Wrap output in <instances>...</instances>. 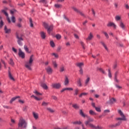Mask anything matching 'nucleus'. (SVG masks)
Listing matches in <instances>:
<instances>
[{
    "label": "nucleus",
    "mask_w": 129,
    "mask_h": 129,
    "mask_svg": "<svg viewBox=\"0 0 129 129\" xmlns=\"http://www.w3.org/2000/svg\"><path fill=\"white\" fill-rule=\"evenodd\" d=\"M80 114H81L83 117L88 118V120L85 121V124L86 125V126H87V125H89L90 127V124H93L90 123L93 122V121H94V119H93V118H91L88 116L87 115H85V113H83L82 110H80Z\"/></svg>",
    "instance_id": "1"
},
{
    "label": "nucleus",
    "mask_w": 129,
    "mask_h": 129,
    "mask_svg": "<svg viewBox=\"0 0 129 129\" xmlns=\"http://www.w3.org/2000/svg\"><path fill=\"white\" fill-rule=\"evenodd\" d=\"M34 61V55H32L30 56L29 58V60L28 61H27L25 63V67L28 70H32V64H33V62Z\"/></svg>",
    "instance_id": "2"
},
{
    "label": "nucleus",
    "mask_w": 129,
    "mask_h": 129,
    "mask_svg": "<svg viewBox=\"0 0 129 129\" xmlns=\"http://www.w3.org/2000/svg\"><path fill=\"white\" fill-rule=\"evenodd\" d=\"M27 121L24 120L23 117H21L19 119V123H18V126L19 127H23L24 128H26L27 127Z\"/></svg>",
    "instance_id": "3"
},
{
    "label": "nucleus",
    "mask_w": 129,
    "mask_h": 129,
    "mask_svg": "<svg viewBox=\"0 0 129 129\" xmlns=\"http://www.w3.org/2000/svg\"><path fill=\"white\" fill-rule=\"evenodd\" d=\"M43 26L45 29H47V33L48 34H50V33H51V31L53 30V25H51L49 26V25H48V24L44 22L43 23Z\"/></svg>",
    "instance_id": "4"
},
{
    "label": "nucleus",
    "mask_w": 129,
    "mask_h": 129,
    "mask_svg": "<svg viewBox=\"0 0 129 129\" xmlns=\"http://www.w3.org/2000/svg\"><path fill=\"white\" fill-rule=\"evenodd\" d=\"M118 112L119 114H120L121 118H117V120H125V116H124L123 113H122V111H121L120 110H118Z\"/></svg>",
    "instance_id": "5"
},
{
    "label": "nucleus",
    "mask_w": 129,
    "mask_h": 129,
    "mask_svg": "<svg viewBox=\"0 0 129 129\" xmlns=\"http://www.w3.org/2000/svg\"><path fill=\"white\" fill-rule=\"evenodd\" d=\"M16 38L18 39L17 42L18 45H19V46H23V43L22 42V41H24L23 38L19 37L18 34L16 35Z\"/></svg>",
    "instance_id": "6"
},
{
    "label": "nucleus",
    "mask_w": 129,
    "mask_h": 129,
    "mask_svg": "<svg viewBox=\"0 0 129 129\" xmlns=\"http://www.w3.org/2000/svg\"><path fill=\"white\" fill-rule=\"evenodd\" d=\"M18 55L19 57H20V58H22V59H24L25 57V52H23V51H22V49H21V48L19 49Z\"/></svg>",
    "instance_id": "7"
},
{
    "label": "nucleus",
    "mask_w": 129,
    "mask_h": 129,
    "mask_svg": "<svg viewBox=\"0 0 129 129\" xmlns=\"http://www.w3.org/2000/svg\"><path fill=\"white\" fill-rule=\"evenodd\" d=\"M93 39V34L92 32H90L89 34L88 35V37L86 39V41L88 42L89 41H91Z\"/></svg>",
    "instance_id": "8"
},
{
    "label": "nucleus",
    "mask_w": 129,
    "mask_h": 129,
    "mask_svg": "<svg viewBox=\"0 0 129 129\" xmlns=\"http://www.w3.org/2000/svg\"><path fill=\"white\" fill-rule=\"evenodd\" d=\"M73 10L76 12V13H78V14H80V15H81V16H82L83 17H84V14H83V13H82V12H81L80 11H79L78 9H77L75 7H72Z\"/></svg>",
    "instance_id": "9"
},
{
    "label": "nucleus",
    "mask_w": 129,
    "mask_h": 129,
    "mask_svg": "<svg viewBox=\"0 0 129 129\" xmlns=\"http://www.w3.org/2000/svg\"><path fill=\"white\" fill-rule=\"evenodd\" d=\"M107 27H113L114 29H116V25L114 23L110 22L107 24Z\"/></svg>",
    "instance_id": "10"
},
{
    "label": "nucleus",
    "mask_w": 129,
    "mask_h": 129,
    "mask_svg": "<svg viewBox=\"0 0 129 129\" xmlns=\"http://www.w3.org/2000/svg\"><path fill=\"white\" fill-rule=\"evenodd\" d=\"M52 86L53 88H55L56 89H59L61 87V85L59 83L57 84H52Z\"/></svg>",
    "instance_id": "11"
},
{
    "label": "nucleus",
    "mask_w": 129,
    "mask_h": 129,
    "mask_svg": "<svg viewBox=\"0 0 129 129\" xmlns=\"http://www.w3.org/2000/svg\"><path fill=\"white\" fill-rule=\"evenodd\" d=\"M46 72L48 74H52V73H53V69H52V68H51V67H48L46 69Z\"/></svg>",
    "instance_id": "12"
},
{
    "label": "nucleus",
    "mask_w": 129,
    "mask_h": 129,
    "mask_svg": "<svg viewBox=\"0 0 129 129\" xmlns=\"http://www.w3.org/2000/svg\"><path fill=\"white\" fill-rule=\"evenodd\" d=\"M4 31L6 34H11V32L12 30H11V29L8 28V27H7V26L5 25L4 26Z\"/></svg>",
    "instance_id": "13"
},
{
    "label": "nucleus",
    "mask_w": 129,
    "mask_h": 129,
    "mask_svg": "<svg viewBox=\"0 0 129 129\" xmlns=\"http://www.w3.org/2000/svg\"><path fill=\"white\" fill-rule=\"evenodd\" d=\"M2 13H4V15L7 17L8 22L9 23V24H11V19H10V18H9V14L8 13H7V12H6L5 10H2Z\"/></svg>",
    "instance_id": "14"
},
{
    "label": "nucleus",
    "mask_w": 129,
    "mask_h": 129,
    "mask_svg": "<svg viewBox=\"0 0 129 129\" xmlns=\"http://www.w3.org/2000/svg\"><path fill=\"white\" fill-rule=\"evenodd\" d=\"M91 128H94V129H102L103 127L100 126H96L95 125L93 124H90Z\"/></svg>",
    "instance_id": "15"
},
{
    "label": "nucleus",
    "mask_w": 129,
    "mask_h": 129,
    "mask_svg": "<svg viewBox=\"0 0 129 129\" xmlns=\"http://www.w3.org/2000/svg\"><path fill=\"white\" fill-rule=\"evenodd\" d=\"M119 27L121 28L123 30H125V25L122 22H120L119 23Z\"/></svg>",
    "instance_id": "16"
},
{
    "label": "nucleus",
    "mask_w": 129,
    "mask_h": 129,
    "mask_svg": "<svg viewBox=\"0 0 129 129\" xmlns=\"http://www.w3.org/2000/svg\"><path fill=\"white\" fill-rule=\"evenodd\" d=\"M68 84H69V79H68L67 76H66L64 78V85H68Z\"/></svg>",
    "instance_id": "17"
},
{
    "label": "nucleus",
    "mask_w": 129,
    "mask_h": 129,
    "mask_svg": "<svg viewBox=\"0 0 129 129\" xmlns=\"http://www.w3.org/2000/svg\"><path fill=\"white\" fill-rule=\"evenodd\" d=\"M33 117L35 118V119H38V118H39V114H38V113L33 112Z\"/></svg>",
    "instance_id": "18"
},
{
    "label": "nucleus",
    "mask_w": 129,
    "mask_h": 129,
    "mask_svg": "<svg viewBox=\"0 0 129 129\" xmlns=\"http://www.w3.org/2000/svg\"><path fill=\"white\" fill-rule=\"evenodd\" d=\"M100 43L101 45H102L103 47H104L105 50L108 52V48H107V46H106V45H105V43H104L103 41H101Z\"/></svg>",
    "instance_id": "19"
},
{
    "label": "nucleus",
    "mask_w": 129,
    "mask_h": 129,
    "mask_svg": "<svg viewBox=\"0 0 129 129\" xmlns=\"http://www.w3.org/2000/svg\"><path fill=\"white\" fill-rule=\"evenodd\" d=\"M77 66H78V67H79L80 69H81V68H82V67L84 66V63L83 62H79L77 63Z\"/></svg>",
    "instance_id": "20"
},
{
    "label": "nucleus",
    "mask_w": 129,
    "mask_h": 129,
    "mask_svg": "<svg viewBox=\"0 0 129 129\" xmlns=\"http://www.w3.org/2000/svg\"><path fill=\"white\" fill-rule=\"evenodd\" d=\"M40 35L42 39H46V33H45V32H41Z\"/></svg>",
    "instance_id": "21"
},
{
    "label": "nucleus",
    "mask_w": 129,
    "mask_h": 129,
    "mask_svg": "<svg viewBox=\"0 0 129 129\" xmlns=\"http://www.w3.org/2000/svg\"><path fill=\"white\" fill-rule=\"evenodd\" d=\"M9 77L11 80H12L13 81H15V79L14 77H13V76H12V74L11 73V72L9 71Z\"/></svg>",
    "instance_id": "22"
},
{
    "label": "nucleus",
    "mask_w": 129,
    "mask_h": 129,
    "mask_svg": "<svg viewBox=\"0 0 129 129\" xmlns=\"http://www.w3.org/2000/svg\"><path fill=\"white\" fill-rule=\"evenodd\" d=\"M17 98H20V96H16V97H14L13 98H12L11 99V100L10 101V103H13V101H15L16 100V99H17Z\"/></svg>",
    "instance_id": "23"
},
{
    "label": "nucleus",
    "mask_w": 129,
    "mask_h": 129,
    "mask_svg": "<svg viewBox=\"0 0 129 129\" xmlns=\"http://www.w3.org/2000/svg\"><path fill=\"white\" fill-rule=\"evenodd\" d=\"M77 84L78 86H79L80 87H81V86H82V84L81 83V79L79 78L78 80Z\"/></svg>",
    "instance_id": "24"
},
{
    "label": "nucleus",
    "mask_w": 129,
    "mask_h": 129,
    "mask_svg": "<svg viewBox=\"0 0 129 129\" xmlns=\"http://www.w3.org/2000/svg\"><path fill=\"white\" fill-rule=\"evenodd\" d=\"M24 49L27 53H31V52L29 51V48H28L27 45L24 46Z\"/></svg>",
    "instance_id": "25"
},
{
    "label": "nucleus",
    "mask_w": 129,
    "mask_h": 129,
    "mask_svg": "<svg viewBox=\"0 0 129 129\" xmlns=\"http://www.w3.org/2000/svg\"><path fill=\"white\" fill-rule=\"evenodd\" d=\"M116 100L114 98H112L111 99H110V103L113 104L115 102H116Z\"/></svg>",
    "instance_id": "26"
},
{
    "label": "nucleus",
    "mask_w": 129,
    "mask_h": 129,
    "mask_svg": "<svg viewBox=\"0 0 129 129\" xmlns=\"http://www.w3.org/2000/svg\"><path fill=\"white\" fill-rule=\"evenodd\" d=\"M89 81H90V78L88 77L85 81V84L86 85H87V84H88V83H89Z\"/></svg>",
    "instance_id": "27"
},
{
    "label": "nucleus",
    "mask_w": 129,
    "mask_h": 129,
    "mask_svg": "<svg viewBox=\"0 0 129 129\" xmlns=\"http://www.w3.org/2000/svg\"><path fill=\"white\" fill-rule=\"evenodd\" d=\"M41 86L43 87L44 89H48V86H47V85H46V84H42Z\"/></svg>",
    "instance_id": "28"
},
{
    "label": "nucleus",
    "mask_w": 129,
    "mask_h": 129,
    "mask_svg": "<svg viewBox=\"0 0 129 129\" xmlns=\"http://www.w3.org/2000/svg\"><path fill=\"white\" fill-rule=\"evenodd\" d=\"M9 64L11 65L12 66H14L15 65V63L14 62V61L13 60V59L11 58L9 61Z\"/></svg>",
    "instance_id": "29"
},
{
    "label": "nucleus",
    "mask_w": 129,
    "mask_h": 129,
    "mask_svg": "<svg viewBox=\"0 0 129 129\" xmlns=\"http://www.w3.org/2000/svg\"><path fill=\"white\" fill-rule=\"evenodd\" d=\"M46 110H48L49 112H51V113H53V112H54V110H53L51 108H46Z\"/></svg>",
    "instance_id": "30"
},
{
    "label": "nucleus",
    "mask_w": 129,
    "mask_h": 129,
    "mask_svg": "<svg viewBox=\"0 0 129 129\" xmlns=\"http://www.w3.org/2000/svg\"><path fill=\"white\" fill-rule=\"evenodd\" d=\"M60 72H63V71H65V68H64V66H61L60 67Z\"/></svg>",
    "instance_id": "31"
},
{
    "label": "nucleus",
    "mask_w": 129,
    "mask_h": 129,
    "mask_svg": "<svg viewBox=\"0 0 129 129\" xmlns=\"http://www.w3.org/2000/svg\"><path fill=\"white\" fill-rule=\"evenodd\" d=\"M52 64L54 68H57L58 67V64H57V62L55 61H52Z\"/></svg>",
    "instance_id": "32"
},
{
    "label": "nucleus",
    "mask_w": 129,
    "mask_h": 129,
    "mask_svg": "<svg viewBox=\"0 0 129 129\" xmlns=\"http://www.w3.org/2000/svg\"><path fill=\"white\" fill-rule=\"evenodd\" d=\"M80 43L81 46L83 47V49L84 50H85V44H84V42H83V41H80Z\"/></svg>",
    "instance_id": "33"
},
{
    "label": "nucleus",
    "mask_w": 129,
    "mask_h": 129,
    "mask_svg": "<svg viewBox=\"0 0 129 129\" xmlns=\"http://www.w3.org/2000/svg\"><path fill=\"white\" fill-rule=\"evenodd\" d=\"M29 22H30V27L31 28H33L34 27V24H33V21H32V19L31 18L29 19Z\"/></svg>",
    "instance_id": "34"
},
{
    "label": "nucleus",
    "mask_w": 129,
    "mask_h": 129,
    "mask_svg": "<svg viewBox=\"0 0 129 129\" xmlns=\"http://www.w3.org/2000/svg\"><path fill=\"white\" fill-rule=\"evenodd\" d=\"M121 19V17L119 16H116L115 17V20L116 21H120V19Z\"/></svg>",
    "instance_id": "35"
},
{
    "label": "nucleus",
    "mask_w": 129,
    "mask_h": 129,
    "mask_svg": "<svg viewBox=\"0 0 129 129\" xmlns=\"http://www.w3.org/2000/svg\"><path fill=\"white\" fill-rule=\"evenodd\" d=\"M73 107L75 108V109H78V108H79V106L78 105H77V104H73Z\"/></svg>",
    "instance_id": "36"
},
{
    "label": "nucleus",
    "mask_w": 129,
    "mask_h": 129,
    "mask_svg": "<svg viewBox=\"0 0 129 129\" xmlns=\"http://www.w3.org/2000/svg\"><path fill=\"white\" fill-rule=\"evenodd\" d=\"M73 124H81L82 123L80 121H76L73 122Z\"/></svg>",
    "instance_id": "37"
},
{
    "label": "nucleus",
    "mask_w": 129,
    "mask_h": 129,
    "mask_svg": "<svg viewBox=\"0 0 129 129\" xmlns=\"http://www.w3.org/2000/svg\"><path fill=\"white\" fill-rule=\"evenodd\" d=\"M50 44L51 47H52V48H54V47H55V43L53 41H50Z\"/></svg>",
    "instance_id": "38"
},
{
    "label": "nucleus",
    "mask_w": 129,
    "mask_h": 129,
    "mask_svg": "<svg viewBox=\"0 0 129 129\" xmlns=\"http://www.w3.org/2000/svg\"><path fill=\"white\" fill-rule=\"evenodd\" d=\"M89 113L90 114H91L92 115H96V113L94 112V111H93V110H90L89 111Z\"/></svg>",
    "instance_id": "39"
},
{
    "label": "nucleus",
    "mask_w": 129,
    "mask_h": 129,
    "mask_svg": "<svg viewBox=\"0 0 129 129\" xmlns=\"http://www.w3.org/2000/svg\"><path fill=\"white\" fill-rule=\"evenodd\" d=\"M98 70H99L100 72H101V73H103V74H105V72L102 68H99Z\"/></svg>",
    "instance_id": "40"
},
{
    "label": "nucleus",
    "mask_w": 129,
    "mask_h": 129,
    "mask_svg": "<svg viewBox=\"0 0 129 129\" xmlns=\"http://www.w3.org/2000/svg\"><path fill=\"white\" fill-rule=\"evenodd\" d=\"M3 27H4V22L3 20H1L0 21V29H2Z\"/></svg>",
    "instance_id": "41"
},
{
    "label": "nucleus",
    "mask_w": 129,
    "mask_h": 129,
    "mask_svg": "<svg viewBox=\"0 0 129 129\" xmlns=\"http://www.w3.org/2000/svg\"><path fill=\"white\" fill-rule=\"evenodd\" d=\"M103 33L105 36L106 39H108L109 38V36H108V34L106 32L103 31Z\"/></svg>",
    "instance_id": "42"
},
{
    "label": "nucleus",
    "mask_w": 129,
    "mask_h": 129,
    "mask_svg": "<svg viewBox=\"0 0 129 129\" xmlns=\"http://www.w3.org/2000/svg\"><path fill=\"white\" fill-rule=\"evenodd\" d=\"M49 104V103L46 102H43L42 103V106H47Z\"/></svg>",
    "instance_id": "43"
},
{
    "label": "nucleus",
    "mask_w": 129,
    "mask_h": 129,
    "mask_svg": "<svg viewBox=\"0 0 129 129\" xmlns=\"http://www.w3.org/2000/svg\"><path fill=\"white\" fill-rule=\"evenodd\" d=\"M117 75V72H116L115 73V75H114V76H115L114 80H115V81H116V82H118V81L117 79H116V76Z\"/></svg>",
    "instance_id": "44"
},
{
    "label": "nucleus",
    "mask_w": 129,
    "mask_h": 129,
    "mask_svg": "<svg viewBox=\"0 0 129 129\" xmlns=\"http://www.w3.org/2000/svg\"><path fill=\"white\" fill-rule=\"evenodd\" d=\"M54 7L56 8L57 9H59L62 7V5H59V4H55L54 5Z\"/></svg>",
    "instance_id": "45"
},
{
    "label": "nucleus",
    "mask_w": 129,
    "mask_h": 129,
    "mask_svg": "<svg viewBox=\"0 0 129 129\" xmlns=\"http://www.w3.org/2000/svg\"><path fill=\"white\" fill-rule=\"evenodd\" d=\"M78 92H79V90L78 89H76L75 91L74 95H78Z\"/></svg>",
    "instance_id": "46"
},
{
    "label": "nucleus",
    "mask_w": 129,
    "mask_h": 129,
    "mask_svg": "<svg viewBox=\"0 0 129 129\" xmlns=\"http://www.w3.org/2000/svg\"><path fill=\"white\" fill-rule=\"evenodd\" d=\"M11 20L13 23H16V18H15V16H13L11 18Z\"/></svg>",
    "instance_id": "47"
},
{
    "label": "nucleus",
    "mask_w": 129,
    "mask_h": 129,
    "mask_svg": "<svg viewBox=\"0 0 129 129\" xmlns=\"http://www.w3.org/2000/svg\"><path fill=\"white\" fill-rule=\"evenodd\" d=\"M87 94H88L87 93H82L79 95V97H82L83 95H87Z\"/></svg>",
    "instance_id": "48"
},
{
    "label": "nucleus",
    "mask_w": 129,
    "mask_h": 129,
    "mask_svg": "<svg viewBox=\"0 0 129 129\" xmlns=\"http://www.w3.org/2000/svg\"><path fill=\"white\" fill-rule=\"evenodd\" d=\"M51 55L52 56H54L55 58H58V57H59V55H58V54L55 53H51Z\"/></svg>",
    "instance_id": "49"
},
{
    "label": "nucleus",
    "mask_w": 129,
    "mask_h": 129,
    "mask_svg": "<svg viewBox=\"0 0 129 129\" xmlns=\"http://www.w3.org/2000/svg\"><path fill=\"white\" fill-rule=\"evenodd\" d=\"M34 93H35V94H36V95H42V94H41V93L38 92L37 91H35L34 92Z\"/></svg>",
    "instance_id": "50"
},
{
    "label": "nucleus",
    "mask_w": 129,
    "mask_h": 129,
    "mask_svg": "<svg viewBox=\"0 0 129 129\" xmlns=\"http://www.w3.org/2000/svg\"><path fill=\"white\" fill-rule=\"evenodd\" d=\"M79 73L81 75H83V70L82 69V68L80 69Z\"/></svg>",
    "instance_id": "51"
},
{
    "label": "nucleus",
    "mask_w": 129,
    "mask_h": 129,
    "mask_svg": "<svg viewBox=\"0 0 129 129\" xmlns=\"http://www.w3.org/2000/svg\"><path fill=\"white\" fill-rule=\"evenodd\" d=\"M95 108L96 111H98V112H100L101 111V110L100 109V108H98V107H96Z\"/></svg>",
    "instance_id": "52"
},
{
    "label": "nucleus",
    "mask_w": 129,
    "mask_h": 129,
    "mask_svg": "<svg viewBox=\"0 0 129 129\" xmlns=\"http://www.w3.org/2000/svg\"><path fill=\"white\" fill-rule=\"evenodd\" d=\"M66 91V90H69V91H72L73 90V88H65Z\"/></svg>",
    "instance_id": "53"
},
{
    "label": "nucleus",
    "mask_w": 129,
    "mask_h": 129,
    "mask_svg": "<svg viewBox=\"0 0 129 129\" xmlns=\"http://www.w3.org/2000/svg\"><path fill=\"white\" fill-rule=\"evenodd\" d=\"M108 76L110 78H111V73H110V70H108Z\"/></svg>",
    "instance_id": "54"
},
{
    "label": "nucleus",
    "mask_w": 129,
    "mask_h": 129,
    "mask_svg": "<svg viewBox=\"0 0 129 129\" xmlns=\"http://www.w3.org/2000/svg\"><path fill=\"white\" fill-rule=\"evenodd\" d=\"M1 62H2V63H3V64H4V67L6 68L7 67V66H6V62H5V60L2 59Z\"/></svg>",
    "instance_id": "55"
},
{
    "label": "nucleus",
    "mask_w": 129,
    "mask_h": 129,
    "mask_svg": "<svg viewBox=\"0 0 129 129\" xmlns=\"http://www.w3.org/2000/svg\"><path fill=\"white\" fill-rule=\"evenodd\" d=\"M40 3H42V4H47V1H46V0H40Z\"/></svg>",
    "instance_id": "56"
},
{
    "label": "nucleus",
    "mask_w": 129,
    "mask_h": 129,
    "mask_svg": "<svg viewBox=\"0 0 129 129\" xmlns=\"http://www.w3.org/2000/svg\"><path fill=\"white\" fill-rule=\"evenodd\" d=\"M56 39H58L59 40V39H61V35H60L59 34L56 35Z\"/></svg>",
    "instance_id": "57"
},
{
    "label": "nucleus",
    "mask_w": 129,
    "mask_h": 129,
    "mask_svg": "<svg viewBox=\"0 0 129 129\" xmlns=\"http://www.w3.org/2000/svg\"><path fill=\"white\" fill-rule=\"evenodd\" d=\"M34 99H35V100H42V98H38L37 97H34Z\"/></svg>",
    "instance_id": "58"
},
{
    "label": "nucleus",
    "mask_w": 129,
    "mask_h": 129,
    "mask_svg": "<svg viewBox=\"0 0 129 129\" xmlns=\"http://www.w3.org/2000/svg\"><path fill=\"white\" fill-rule=\"evenodd\" d=\"M17 27H18V28H22V24L19 22L17 24Z\"/></svg>",
    "instance_id": "59"
},
{
    "label": "nucleus",
    "mask_w": 129,
    "mask_h": 129,
    "mask_svg": "<svg viewBox=\"0 0 129 129\" xmlns=\"http://www.w3.org/2000/svg\"><path fill=\"white\" fill-rule=\"evenodd\" d=\"M120 123H121V121H119L117 123L115 124L116 126H118V125H120Z\"/></svg>",
    "instance_id": "60"
},
{
    "label": "nucleus",
    "mask_w": 129,
    "mask_h": 129,
    "mask_svg": "<svg viewBox=\"0 0 129 129\" xmlns=\"http://www.w3.org/2000/svg\"><path fill=\"white\" fill-rule=\"evenodd\" d=\"M87 23H88V21H87V20L85 21V22L83 23V26H86V24H87Z\"/></svg>",
    "instance_id": "61"
},
{
    "label": "nucleus",
    "mask_w": 129,
    "mask_h": 129,
    "mask_svg": "<svg viewBox=\"0 0 129 129\" xmlns=\"http://www.w3.org/2000/svg\"><path fill=\"white\" fill-rule=\"evenodd\" d=\"M11 122L13 124H15V123H16V121L14 119H11Z\"/></svg>",
    "instance_id": "62"
},
{
    "label": "nucleus",
    "mask_w": 129,
    "mask_h": 129,
    "mask_svg": "<svg viewBox=\"0 0 129 129\" xmlns=\"http://www.w3.org/2000/svg\"><path fill=\"white\" fill-rule=\"evenodd\" d=\"M110 110H105L104 111V113H108V112H110Z\"/></svg>",
    "instance_id": "63"
},
{
    "label": "nucleus",
    "mask_w": 129,
    "mask_h": 129,
    "mask_svg": "<svg viewBox=\"0 0 129 129\" xmlns=\"http://www.w3.org/2000/svg\"><path fill=\"white\" fill-rule=\"evenodd\" d=\"M52 98H53V99H54V100H57V97L55 96H52Z\"/></svg>",
    "instance_id": "64"
}]
</instances>
